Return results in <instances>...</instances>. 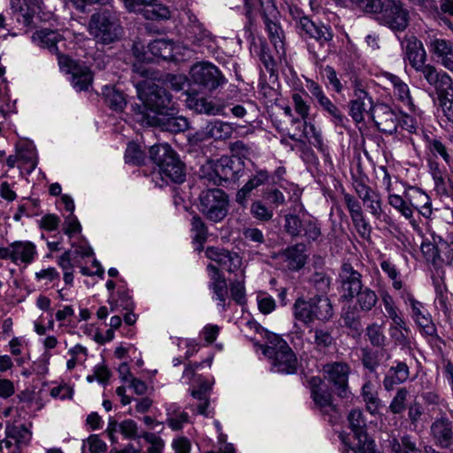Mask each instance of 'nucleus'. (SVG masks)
<instances>
[{
    "label": "nucleus",
    "instance_id": "obj_57",
    "mask_svg": "<svg viewBox=\"0 0 453 453\" xmlns=\"http://www.w3.org/2000/svg\"><path fill=\"white\" fill-rule=\"evenodd\" d=\"M365 335L373 347L384 346L386 336L381 326L376 323L369 325L365 329Z\"/></svg>",
    "mask_w": 453,
    "mask_h": 453
},
{
    "label": "nucleus",
    "instance_id": "obj_48",
    "mask_svg": "<svg viewBox=\"0 0 453 453\" xmlns=\"http://www.w3.org/2000/svg\"><path fill=\"white\" fill-rule=\"evenodd\" d=\"M399 296L404 304L410 306L411 310V316L413 320L427 312L424 304L414 297L409 288H405L400 291Z\"/></svg>",
    "mask_w": 453,
    "mask_h": 453
},
{
    "label": "nucleus",
    "instance_id": "obj_26",
    "mask_svg": "<svg viewBox=\"0 0 453 453\" xmlns=\"http://www.w3.org/2000/svg\"><path fill=\"white\" fill-rule=\"evenodd\" d=\"M416 71L421 73L427 83L434 88L437 95L453 84L451 77L446 72L438 71L431 64L425 63Z\"/></svg>",
    "mask_w": 453,
    "mask_h": 453
},
{
    "label": "nucleus",
    "instance_id": "obj_61",
    "mask_svg": "<svg viewBox=\"0 0 453 453\" xmlns=\"http://www.w3.org/2000/svg\"><path fill=\"white\" fill-rule=\"evenodd\" d=\"M314 333V344L319 350L330 347L334 342V338L331 332L323 328H315Z\"/></svg>",
    "mask_w": 453,
    "mask_h": 453
},
{
    "label": "nucleus",
    "instance_id": "obj_50",
    "mask_svg": "<svg viewBox=\"0 0 453 453\" xmlns=\"http://www.w3.org/2000/svg\"><path fill=\"white\" fill-rule=\"evenodd\" d=\"M434 242H438V254L440 256V266L451 265L453 263V249L449 239L443 240L441 236L433 234Z\"/></svg>",
    "mask_w": 453,
    "mask_h": 453
},
{
    "label": "nucleus",
    "instance_id": "obj_59",
    "mask_svg": "<svg viewBox=\"0 0 453 453\" xmlns=\"http://www.w3.org/2000/svg\"><path fill=\"white\" fill-rule=\"evenodd\" d=\"M321 235V230L318 221L314 219H303V227L302 235L307 241L314 242Z\"/></svg>",
    "mask_w": 453,
    "mask_h": 453
},
{
    "label": "nucleus",
    "instance_id": "obj_44",
    "mask_svg": "<svg viewBox=\"0 0 453 453\" xmlns=\"http://www.w3.org/2000/svg\"><path fill=\"white\" fill-rule=\"evenodd\" d=\"M388 79L393 85L394 95L400 100L403 104L411 108L413 106L412 98L410 94L409 86L403 82L398 76L388 73Z\"/></svg>",
    "mask_w": 453,
    "mask_h": 453
},
{
    "label": "nucleus",
    "instance_id": "obj_16",
    "mask_svg": "<svg viewBox=\"0 0 453 453\" xmlns=\"http://www.w3.org/2000/svg\"><path fill=\"white\" fill-rule=\"evenodd\" d=\"M36 255V247L29 241H16L6 247H0V259L11 260L15 265L31 264Z\"/></svg>",
    "mask_w": 453,
    "mask_h": 453
},
{
    "label": "nucleus",
    "instance_id": "obj_11",
    "mask_svg": "<svg viewBox=\"0 0 453 453\" xmlns=\"http://www.w3.org/2000/svg\"><path fill=\"white\" fill-rule=\"evenodd\" d=\"M190 80L209 91L216 89L225 82V79L219 68L209 62L195 64L189 72Z\"/></svg>",
    "mask_w": 453,
    "mask_h": 453
},
{
    "label": "nucleus",
    "instance_id": "obj_5",
    "mask_svg": "<svg viewBox=\"0 0 453 453\" xmlns=\"http://www.w3.org/2000/svg\"><path fill=\"white\" fill-rule=\"evenodd\" d=\"M137 96L150 115H158L173 110L174 103L166 89L150 81H143L136 86Z\"/></svg>",
    "mask_w": 453,
    "mask_h": 453
},
{
    "label": "nucleus",
    "instance_id": "obj_24",
    "mask_svg": "<svg viewBox=\"0 0 453 453\" xmlns=\"http://www.w3.org/2000/svg\"><path fill=\"white\" fill-rule=\"evenodd\" d=\"M325 379L332 383L341 397L348 395V378L349 367L342 362H334L324 365Z\"/></svg>",
    "mask_w": 453,
    "mask_h": 453
},
{
    "label": "nucleus",
    "instance_id": "obj_31",
    "mask_svg": "<svg viewBox=\"0 0 453 453\" xmlns=\"http://www.w3.org/2000/svg\"><path fill=\"white\" fill-rule=\"evenodd\" d=\"M311 394L315 404L323 412L335 411V406L332 402L331 393L321 387V380L319 377H312L310 380Z\"/></svg>",
    "mask_w": 453,
    "mask_h": 453
},
{
    "label": "nucleus",
    "instance_id": "obj_30",
    "mask_svg": "<svg viewBox=\"0 0 453 453\" xmlns=\"http://www.w3.org/2000/svg\"><path fill=\"white\" fill-rule=\"evenodd\" d=\"M387 372L383 387L387 391L393 390L397 385L404 383L410 377V368L405 362L395 361Z\"/></svg>",
    "mask_w": 453,
    "mask_h": 453
},
{
    "label": "nucleus",
    "instance_id": "obj_49",
    "mask_svg": "<svg viewBox=\"0 0 453 453\" xmlns=\"http://www.w3.org/2000/svg\"><path fill=\"white\" fill-rule=\"evenodd\" d=\"M191 231L194 234L193 241L199 245L198 249L202 250L208 237V229L198 215L193 216L191 219Z\"/></svg>",
    "mask_w": 453,
    "mask_h": 453
},
{
    "label": "nucleus",
    "instance_id": "obj_18",
    "mask_svg": "<svg viewBox=\"0 0 453 453\" xmlns=\"http://www.w3.org/2000/svg\"><path fill=\"white\" fill-rule=\"evenodd\" d=\"M292 100L294 103V108L296 112L300 115L303 121L293 118L291 122L293 124H296L300 131L303 128V133L306 137H309V135L311 134V136L314 139V146L321 148L323 145V140L320 132L317 131L313 124H308L305 120L309 116L310 105L303 100V96L298 93L293 94Z\"/></svg>",
    "mask_w": 453,
    "mask_h": 453
},
{
    "label": "nucleus",
    "instance_id": "obj_39",
    "mask_svg": "<svg viewBox=\"0 0 453 453\" xmlns=\"http://www.w3.org/2000/svg\"><path fill=\"white\" fill-rule=\"evenodd\" d=\"M303 244H296L287 248L281 254L288 266L291 270H299L305 265L306 255Z\"/></svg>",
    "mask_w": 453,
    "mask_h": 453
},
{
    "label": "nucleus",
    "instance_id": "obj_42",
    "mask_svg": "<svg viewBox=\"0 0 453 453\" xmlns=\"http://www.w3.org/2000/svg\"><path fill=\"white\" fill-rule=\"evenodd\" d=\"M149 55L153 57L161 58L163 59H170L173 58L174 44L172 41L165 39H157L150 42L147 46Z\"/></svg>",
    "mask_w": 453,
    "mask_h": 453
},
{
    "label": "nucleus",
    "instance_id": "obj_58",
    "mask_svg": "<svg viewBox=\"0 0 453 453\" xmlns=\"http://www.w3.org/2000/svg\"><path fill=\"white\" fill-rule=\"evenodd\" d=\"M408 396L409 391L405 388H400L389 404V411L394 414L402 413L406 409Z\"/></svg>",
    "mask_w": 453,
    "mask_h": 453
},
{
    "label": "nucleus",
    "instance_id": "obj_12",
    "mask_svg": "<svg viewBox=\"0 0 453 453\" xmlns=\"http://www.w3.org/2000/svg\"><path fill=\"white\" fill-rule=\"evenodd\" d=\"M362 274L349 263L344 262L338 274L341 298L350 302L364 287Z\"/></svg>",
    "mask_w": 453,
    "mask_h": 453
},
{
    "label": "nucleus",
    "instance_id": "obj_19",
    "mask_svg": "<svg viewBox=\"0 0 453 453\" xmlns=\"http://www.w3.org/2000/svg\"><path fill=\"white\" fill-rule=\"evenodd\" d=\"M370 117L380 131L390 134L396 132L401 118L399 112L386 104H376Z\"/></svg>",
    "mask_w": 453,
    "mask_h": 453
},
{
    "label": "nucleus",
    "instance_id": "obj_64",
    "mask_svg": "<svg viewBox=\"0 0 453 453\" xmlns=\"http://www.w3.org/2000/svg\"><path fill=\"white\" fill-rule=\"evenodd\" d=\"M141 436L150 445L147 449V453H162L165 442L161 437L150 432H142Z\"/></svg>",
    "mask_w": 453,
    "mask_h": 453
},
{
    "label": "nucleus",
    "instance_id": "obj_63",
    "mask_svg": "<svg viewBox=\"0 0 453 453\" xmlns=\"http://www.w3.org/2000/svg\"><path fill=\"white\" fill-rule=\"evenodd\" d=\"M250 213L258 220L269 221L273 216L271 208L265 206L261 201H255L250 207Z\"/></svg>",
    "mask_w": 453,
    "mask_h": 453
},
{
    "label": "nucleus",
    "instance_id": "obj_14",
    "mask_svg": "<svg viewBox=\"0 0 453 453\" xmlns=\"http://www.w3.org/2000/svg\"><path fill=\"white\" fill-rule=\"evenodd\" d=\"M142 121L151 127H157L163 131L170 133H180L188 128V121L182 116L175 114L173 110L165 111L158 115L144 114Z\"/></svg>",
    "mask_w": 453,
    "mask_h": 453
},
{
    "label": "nucleus",
    "instance_id": "obj_3",
    "mask_svg": "<svg viewBox=\"0 0 453 453\" xmlns=\"http://www.w3.org/2000/svg\"><path fill=\"white\" fill-rule=\"evenodd\" d=\"M349 426L352 438L342 437V442L355 453H377L374 441L368 437L367 421L360 409H353L348 414Z\"/></svg>",
    "mask_w": 453,
    "mask_h": 453
},
{
    "label": "nucleus",
    "instance_id": "obj_43",
    "mask_svg": "<svg viewBox=\"0 0 453 453\" xmlns=\"http://www.w3.org/2000/svg\"><path fill=\"white\" fill-rule=\"evenodd\" d=\"M362 396L365 403L366 410L372 414L376 415L381 406V400L378 397L377 392L371 381H366L362 387Z\"/></svg>",
    "mask_w": 453,
    "mask_h": 453
},
{
    "label": "nucleus",
    "instance_id": "obj_28",
    "mask_svg": "<svg viewBox=\"0 0 453 453\" xmlns=\"http://www.w3.org/2000/svg\"><path fill=\"white\" fill-rule=\"evenodd\" d=\"M188 23L186 28V38L196 45H203L212 40L211 32L204 28L203 25L199 22L196 16L188 13Z\"/></svg>",
    "mask_w": 453,
    "mask_h": 453
},
{
    "label": "nucleus",
    "instance_id": "obj_53",
    "mask_svg": "<svg viewBox=\"0 0 453 453\" xmlns=\"http://www.w3.org/2000/svg\"><path fill=\"white\" fill-rule=\"evenodd\" d=\"M284 230L292 237H299L302 235L303 227V219L295 214H287L284 217Z\"/></svg>",
    "mask_w": 453,
    "mask_h": 453
},
{
    "label": "nucleus",
    "instance_id": "obj_1",
    "mask_svg": "<svg viewBox=\"0 0 453 453\" xmlns=\"http://www.w3.org/2000/svg\"><path fill=\"white\" fill-rule=\"evenodd\" d=\"M88 29L96 42L104 45L119 41L124 33L119 17L111 5L91 15Z\"/></svg>",
    "mask_w": 453,
    "mask_h": 453
},
{
    "label": "nucleus",
    "instance_id": "obj_8",
    "mask_svg": "<svg viewBox=\"0 0 453 453\" xmlns=\"http://www.w3.org/2000/svg\"><path fill=\"white\" fill-rule=\"evenodd\" d=\"M410 11L401 0H388L377 22L393 32H403L410 25Z\"/></svg>",
    "mask_w": 453,
    "mask_h": 453
},
{
    "label": "nucleus",
    "instance_id": "obj_4",
    "mask_svg": "<svg viewBox=\"0 0 453 453\" xmlns=\"http://www.w3.org/2000/svg\"><path fill=\"white\" fill-rule=\"evenodd\" d=\"M294 314L296 319L305 324L316 319L327 321L333 317V305L326 296L318 295L309 300L298 298L294 303Z\"/></svg>",
    "mask_w": 453,
    "mask_h": 453
},
{
    "label": "nucleus",
    "instance_id": "obj_40",
    "mask_svg": "<svg viewBox=\"0 0 453 453\" xmlns=\"http://www.w3.org/2000/svg\"><path fill=\"white\" fill-rule=\"evenodd\" d=\"M388 202L390 206L395 209L402 216H403L407 219H411V224L413 228L417 231H419V226L417 222L412 219L413 210L410 205L409 200L406 199L405 195L401 196L396 194H388Z\"/></svg>",
    "mask_w": 453,
    "mask_h": 453
},
{
    "label": "nucleus",
    "instance_id": "obj_6",
    "mask_svg": "<svg viewBox=\"0 0 453 453\" xmlns=\"http://www.w3.org/2000/svg\"><path fill=\"white\" fill-rule=\"evenodd\" d=\"M264 354L271 360L272 369L275 372L291 374L296 372L297 358L285 341L275 338V343L271 342Z\"/></svg>",
    "mask_w": 453,
    "mask_h": 453
},
{
    "label": "nucleus",
    "instance_id": "obj_21",
    "mask_svg": "<svg viewBox=\"0 0 453 453\" xmlns=\"http://www.w3.org/2000/svg\"><path fill=\"white\" fill-rule=\"evenodd\" d=\"M353 188L366 210L377 219L384 214L380 195L366 185L363 180H355Z\"/></svg>",
    "mask_w": 453,
    "mask_h": 453
},
{
    "label": "nucleus",
    "instance_id": "obj_51",
    "mask_svg": "<svg viewBox=\"0 0 453 453\" xmlns=\"http://www.w3.org/2000/svg\"><path fill=\"white\" fill-rule=\"evenodd\" d=\"M440 106L449 121L453 122V84L437 95Z\"/></svg>",
    "mask_w": 453,
    "mask_h": 453
},
{
    "label": "nucleus",
    "instance_id": "obj_56",
    "mask_svg": "<svg viewBox=\"0 0 453 453\" xmlns=\"http://www.w3.org/2000/svg\"><path fill=\"white\" fill-rule=\"evenodd\" d=\"M390 446L391 453H417L416 444L409 435L402 437L400 441L394 438L390 441Z\"/></svg>",
    "mask_w": 453,
    "mask_h": 453
},
{
    "label": "nucleus",
    "instance_id": "obj_54",
    "mask_svg": "<svg viewBox=\"0 0 453 453\" xmlns=\"http://www.w3.org/2000/svg\"><path fill=\"white\" fill-rule=\"evenodd\" d=\"M244 273L242 271L236 274V279L230 283V292L232 298L238 303L242 304L245 302Z\"/></svg>",
    "mask_w": 453,
    "mask_h": 453
},
{
    "label": "nucleus",
    "instance_id": "obj_55",
    "mask_svg": "<svg viewBox=\"0 0 453 453\" xmlns=\"http://www.w3.org/2000/svg\"><path fill=\"white\" fill-rule=\"evenodd\" d=\"M421 251L427 262L431 263L435 267H440V256L438 254V242L424 241L421 243Z\"/></svg>",
    "mask_w": 453,
    "mask_h": 453
},
{
    "label": "nucleus",
    "instance_id": "obj_35",
    "mask_svg": "<svg viewBox=\"0 0 453 453\" xmlns=\"http://www.w3.org/2000/svg\"><path fill=\"white\" fill-rule=\"evenodd\" d=\"M405 56L415 70L422 66L426 61V52L422 42L415 36L410 37L406 42Z\"/></svg>",
    "mask_w": 453,
    "mask_h": 453
},
{
    "label": "nucleus",
    "instance_id": "obj_2",
    "mask_svg": "<svg viewBox=\"0 0 453 453\" xmlns=\"http://www.w3.org/2000/svg\"><path fill=\"white\" fill-rule=\"evenodd\" d=\"M150 157L158 166L162 179L168 178L176 183L184 181V165L168 144L151 146L150 148Z\"/></svg>",
    "mask_w": 453,
    "mask_h": 453
},
{
    "label": "nucleus",
    "instance_id": "obj_10",
    "mask_svg": "<svg viewBox=\"0 0 453 453\" xmlns=\"http://www.w3.org/2000/svg\"><path fill=\"white\" fill-rule=\"evenodd\" d=\"M306 88L316 106L326 112L331 121L337 126H343L347 120L341 109L326 95L322 87L312 80L306 81Z\"/></svg>",
    "mask_w": 453,
    "mask_h": 453
},
{
    "label": "nucleus",
    "instance_id": "obj_36",
    "mask_svg": "<svg viewBox=\"0 0 453 453\" xmlns=\"http://www.w3.org/2000/svg\"><path fill=\"white\" fill-rule=\"evenodd\" d=\"M207 269L212 273L210 288L213 292V298L219 302V305L224 307L228 292L226 280L214 265L210 264Z\"/></svg>",
    "mask_w": 453,
    "mask_h": 453
},
{
    "label": "nucleus",
    "instance_id": "obj_60",
    "mask_svg": "<svg viewBox=\"0 0 453 453\" xmlns=\"http://www.w3.org/2000/svg\"><path fill=\"white\" fill-rule=\"evenodd\" d=\"M380 268L392 280V285L395 289L402 291L404 288H403L402 280H398L399 272L394 264L389 260H383L380 263Z\"/></svg>",
    "mask_w": 453,
    "mask_h": 453
},
{
    "label": "nucleus",
    "instance_id": "obj_15",
    "mask_svg": "<svg viewBox=\"0 0 453 453\" xmlns=\"http://www.w3.org/2000/svg\"><path fill=\"white\" fill-rule=\"evenodd\" d=\"M353 95L354 98L349 103V113L355 122L361 123L365 120V113L371 116L372 108L376 104L358 81H354Z\"/></svg>",
    "mask_w": 453,
    "mask_h": 453
},
{
    "label": "nucleus",
    "instance_id": "obj_62",
    "mask_svg": "<svg viewBox=\"0 0 453 453\" xmlns=\"http://www.w3.org/2000/svg\"><path fill=\"white\" fill-rule=\"evenodd\" d=\"M150 8L145 11V17L148 19H168L171 17V12L165 5L161 4H152Z\"/></svg>",
    "mask_w": 453,
    "mask_h": 453
},
{
    "label": "nucleus",
    "instance_id": "obj_32",
    "mask_svg": "<svg viewBox=\"0 0 453 453\" xmlns=\"http://www.w3.org/2000/svg\"><path fill=\"white\" fill-rule=\"evenodd\" d=\"M392 320L388 328V334L391 340L402 349L411 348V328L408 326L403 317H399Z\"/></svg>",
    "mask_w": 453,
    "mask_h": 453
},
{
    "label": "nucleus",
    "instance_id": "obj_13",
    "mask_svg": "<svg viewBox=\"0 0 453 453\" xmlns=\"http://www.w3.org/2000/svg\"><path fill=\"white\" fill-rule=\"evenodd\" d=\"M42 0H12L11 9L16 20L26 27L35 23V19L42 20L45 14L42 12Z\"/></svg>",
    "mask_w": 453,
    "mask_h": 453
},
{
    "label": "nucleus",
    "instance_id": "obj_20",
    "mask_svg": "<svg viewBox=\"0 0 453 453\" xmlns=\"http://www.w3.org/2000/svg\"><path fill=\"white\" fill-rule=\"evenodd\" d=\"M240 163L229 157H221L208 173V179L215 185H222L223 182L234 181L238 179Z\"/></svg>",
    "mask_w": 453,
    "mask_h": 453
},
{
    "label": "nucleus",
    "instance_id": "obj_52",
    "mask_svg": "<svg viewBox=\"0 0 453 453\" xmlns=\"http://www.w3.org/2000/svg\"><path fill=\"white\" fill-rule=\"evenodd\" d=\"M388 0H352L356 6L361 11L373 14L375 19L380 15Z\"/></svg>",
    "mask_w": 453,
    "mask_h": 453
},
{
    "label": "nucleus",
    "instance_id": "obj_47",
    "mask_svg": "<svg viewBox=\"0 0 453 453\" xmlns=\"http://www.w3.org/2000/svg\"><path fill=\"white\" fill-rule=\"evenodd\" d=\"M102 93L105 102L111 109L120 111L126 105L124 94L119 89H117L116 87L106 85L103 88Z\"/></svg>",
    "mask_w": 453,
    "mask_h": 453
},
{
    "label": "nucleus",
    "instance_id": "obj_46",
    "mask_svg": "<svg viewBox=\"0 0 453 453\" xmlns=\"http://www.w3.org/2000/svg\"><path fill=\"white\" fill-rule=\"evenodd\" d=\"M355 298L360 311L365 312L372 311L378 303L376 292L365 286L358 291L357 296H355Z\"/></svg>",
    "mask_w": 453,
    "mask_h": 453
},
{
    "label": "nucleus",
    "instance_id": "obj_34",
    "mask_svg": "<svg viewBox=\"0 0 453 453\" xmlns=\"http://www.w3.org/2000/svg\"><path fill=\"white\" fill-rule=\"evenodd\" d=\"M33 42L42 48L48 49L58 57V43L63 40L62 35L57 31L48 28L37 30L32 36Z\"/></svg>",
    "mask_w": 453,
    "mask_h": 453
},
{
    "label": "nucleus",
    "instance_id": "obj_41",
    "mask_svg": "<svg viewBox=\"0 0 453 453\" xmlns=\"http://www.w3.org/2000/svg\"><path fill=\"white\" fill-rule=\"evenodd\" d=\"M260 13L265 24L270 41L278 51L279 50H283V30L277 23L269 19V16H273L275 12H268L265 14L260 12Z\"/></svg>",
    "mask_w": 453,
    "mask_h": 453
},
{
    "label": "nucleus",
    "instance_id": "obj_9",
    "mask_svg": "<svg viewBox=\"0 0 453 453\" xmlns=\"http://www.w3.org/2000/svg\"><path fill=\"white\" fill-rule=\"evenodd\" d=\"M423 39L435 61L450 73H453V41L448 40L433 31H426Z\"/></svg>",
    "mask_w": 453,
    "mask_h": 453
},
{
    "label": "nucleus",
    "instance_id": "obj_38",
    "mask_svg": "<svg viewBox=\"0 0 453 453\" xmlns=\"http://www.w3.org/2000/svg\"><path fill=\"white\" fill-rule=\"evenodd\" d=\"M434 286L435 290L436 307L441 310L448 319H449L452 314L449 298L452 295L449 293L442 277L434 279Z\"/></svg>",
    "mask_w": 453,
    "mask_h": 453
},
{
    "label": "nucleus",
    "instance_id": "obj_33",
    "mask_svg": "<svg viewBox=\"0 0 453 453\" xmlns=\"http://www.w3.org/2000/svg\"><path fill=\"white\" fill-rule=\"evenodd\" d=\"M405 197L409 200L412 210H418L425 218L432 214L430 197L422 189L411 187L405 190Z\"/></svg>",
    "mask_w": 453,
    "mask_h": 453
},
{
    "label": "nucleus",
    "instance_id": "obj_45",
    "mask_svg": "<svg viewBox=\"0 0 453 453\" xmlns=\"http://www.w3.org/2000/svg\"><path fill=\"white\" fill-rule=\"evenodd\" d=\"M166 423L173 430H180L183 425L188 422V415L185 411H180L175 403L166 406Z\"/></svg>",
    "mask_w": 453,
    "mask_h": 453
},
{
    "label": "nucleus",
    "instance_id": "obj_29",
    "mask_svg": "<svg viewBox=\"0 0 453 453\" xmlns=\"http://www.w3.org/2000/svg\"><path fill=\"white\" fill-rule=\"evenodd\" d=\"M186 96L187 107L197 113H204L207 115L225 114L222 105L216 104L212 101H208L206 98L198 96L188 91L186 93Z\"/></svg>",
    "mask_w": 453,
    "mask_h": 453
},
{
    "label": "nucleus",
    "instance_id": "obj_25",
    "mask_svg": "<svg viewBox=\"0 0 453 453\" xmlns=\"http://www.w3.org/2000/svg\"><path fill=\"white\" fill-rule=\"evenodd\" d=\"M288 12L296 33L304 40L312 39L317 32L319 23L313 22L305 13L296 5H290Z\"/></svg>",
    "mask_w": 453,
    "mask_h": 453
},
{
    "label": "nucleus",
    "instance_id": "obj_7",
    "mask_svg": "<svg viewBox=\"0 0 453 453\" xmlns=\"http://www.w3.org/2000/svg\"><path fill=\"white\" fill-rule=\"evenodd\" d=\"M199 200V210L209 220L217 223L227 215L229 200L227 195L222 189L204 190L200 194Z\"/></svg>",
    "mask_w": 453,
    "mask_h": 453
},
{
    "label": "nucleus",
    "instance_id": "obj_27",
    "mask_svg": "<svg viewBox=\"0 0 453 453\" xmlns=\"http://www.w3.org/2000/svg\"><path fill=\"white\" fill-rule=\"evenodd\" d=\"M269 177L270 174L266 170L257 169L243 187L237 191L235 196L236 203L244 206L252 192L265 184L269 180Z\"/></svg>",
    "mask_w": 453,
    "mask_h": 453
},
{
    "label": "nucleus",
    "instance_id": "obj_23",
    "mask_svg": "<svg viewBox=\"0 0 453 453\" xmlns=\"http://www.w3.org/2000/svg\"><path fill=\"white\" fill-rule=\"evenodd\" d=\"M430 434L435 445L453 453V423L445 413L431 424Z\"/></svg>",
    "mask_w": 453,
    "mask_h": 453
},
{
    "label": "nucleus",
    "instance_id": "obj_37",
    "mask_svg": "<svg viewBox=\"0 0 453 453\" xmlns=\"http://www.w3.org/2000/svg\"><path fill=\"white\" fill-rule=\"evenodd\" d=\"M234 128L233 127L226 122H223L220 120H214L209 122L204 127L202 134H197V135H201V140L206 138H213L215 140H225L229 138L233 134Z\"/></svg>",
    "mask_w": 453,
    "mask_h": 453
},
{
    "label": "nucleus",
    "instance_id": "obj_22",
    "mask_svg": "<svg viewBox=\"0 0 453 453\" xmlns=\"http://www.w3.org/2000/svg\"><path fill=\"white\" fill-rule=\"evenodd\" d=\"M58 64L72 75V84L76 90H87L91 85L93 75L87 66L74 63L66 56H59Z\"/></svg>",
    "mask_w": 453,
    "mask_h": 453
},
{
    "label": "nucleus",
    "instance_id": "obj_17",
    "mask_svg": "<svg viewBox=\"0 0 453 453\" xmlns=\"http://www.w3.org/2000/svg\"><path fill=\"white\" fill-rule=\"evenodd\" d=\"M4 434L3 441L9 453H23V449L29 445L32 439V432L23 424L7 422Z\"/></svg>",
    "mask_w": 453,
    "mask_h": 453
}]
</instances>
